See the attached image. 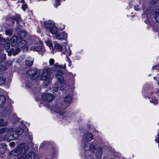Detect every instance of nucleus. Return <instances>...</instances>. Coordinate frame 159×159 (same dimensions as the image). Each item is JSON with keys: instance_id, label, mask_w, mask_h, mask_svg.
<instances>
[{"instance_id": "1", "label": "nucleus", "mask_w": 159, "mask_h": 159, "mask_svg": "<svg viewBox=\"0 0 159 159\" xmlns=\"http://www.w3.org/2000/svg\"><path fill=\"white\" fill-rule=\"evenodd\" d=\"M29 147L27 146H25L24 143L20 144L16 149L13 151L11 154L15 156H21L19 159H26V154L25 152L27 151Z\"/></svg>"}, {"instance_id": "2", "label": "nucleus", "mask_w": 159, "mask_h": 159, "mask_svg": "<svg viewBox=\"0 0 159 159\" xmlns=\"http://www.w3.org/2000/svg\"><path fill=\"white\" fill-rule=\"evenodd\" d=\"M58 29L55 26V23L52 21H50V32L54 34V38L58 39H62L66 38L67 34L63 32L60 34H57Z\"/></svg>"}, {"instance_id": "3", "label": "nucleus", "mask_w": 159, "mask_h": 159, "mask_svg": "<svg viewBox=\"0 0 159 159\" xmlns=\"http://www.w3.org/2000/svg\"><path fill=\"white\" fill-rule=\"evenodd\" d=\"M56 78L57 80L60 83V85H58L57 87H53L52 89V92L53 93H54L57 91V89H59L61 90H63L64 89V87L63 86V83L64 81V79L63 76L59 74H57L56 75Z\"/></svg>"}, {"instance_id": "4", "label": "nucleus", "mask_w": 159, "mask_h": 159, "mask_svg": "<svg viewBox=\"0 0 159 159\" xmlns=\"http://www.w3.org/2000/svg\"><path fill=\"white\" fill-rule=\"evenodd\" d=\"M23 132V130L21 128L18 129L16 132H10L8 134L9 136V139H17L18 135L22 134Z\"/></svg>"}, {"instance_id": "5", "label": "nucleus", "mask_w": 159, "mask_h": 159, "mask_svg": "<svg viewBox=\"0 0 159 159\" xmlns=\"http://www.w3.org/2000/svg\"><path fill=\"white\" fill-rule=\"evenodd\" d=\"M49 73L50 69L45 68L41 76V80L47 81L49 83L50 82Z\"/></svg>"}, {"instance_id": "6", "label": "nucleus", "mask_w": 159, "mask_h": 159, "mask_svg": "<svg viewBox=\"0 0 159 159\" xmlns=\"http://www.w3.org/2000/svg\"><path fill=\"white\" fill-rule=\"evenodd\" d=\"M26 74L28 76L33 80L37 78L40 75L39 71L35 69L28 70Z\"/></svg>"}, {"instance_id": "7", "label": "nucleus", "mask_w": 159, "mask_h": 159, "mask_svg": "<svg viewBox=\"0 0 159 159\" xmlns=\"http://www.w3.org/2000/svg\"><path fill=\"white\" fill-rule=\"evenodd\" d=\"M42 97L44 100L43 104L44 106L49 108L50 107V94L48 93H44L42 95Z\"/></svg>"}, {"instance_id": "8", "label": "nucleus", "mask_w": 159, "mask_h": 159, "mask_svg": "<svg viewBox=\"0 0 159 159\" xmlns=\"http://www.w3.org/2000/svg\"><path fill=\"white\" fill-rule=\"evenodd\" d=\"M86 142L91 141L93 139L92 134L91 133L86 134L83 138Z\"/></svg>"}, {"instance_id": "9", "label": "nucleus", "mask_w": 159, "mask_h": 159, "mask_svg": "<svg viewBox=\"0 0 159 159\" xmlns=\"http://www.w3.org/2000/svg\"><path fill=\"white\" fill-rule=\"evenodd\" d=\"M4 42V48L6 50H9L10 47V40L9 39H3Z\"/></svg>"}, {"instance_id": "10", "label": "nucleus", "mask_w": 159, "mask_h": 159, "mask_svg": "<svg viewBox=\"0 0 159 159\" xmlns=\"http://www.w3.org/2000/svg\"><path fill=\"white\" fill-rule=\"evenodd\" d=\"M27 159H38V156L33 152H30L27 157Z\"/></svg>"}, {"instance_id": "11", "label": "nucleus", "mask_w": 159, "mask_h": 159, "mask_svg": "<svg viewBox=\"0 0 159 159\" xmlns=\"http://www.w3.org/2000/svg\"><path fill=\"white\" fill-rule=\"evenodd\" d=\"M6 102V98L4 95L0 96V107L2 108Z\"/></svg>"}, {"instance_id": "12", "label": "nucleus", "mask_w": 159, "mask_h": 159, "mask_svg": "<svg viewBox=\"0 0 159 159\" xmlns=\"http://www.w3.org/2000/svg\"><path fill=\"white\" fill-rule=\"evenodd\" d=\"M27 42L25 40H21L18 43L17 47L20 48L25 46Z\"/></svg>"}, {"instance_id": "13", "label": "nucleus", "mask_w": 159, "mask_h": 159, "mask_svg": "<svg viewBox=\"0 0 159 159\" xmlns=\"http://www.w3.org/2000/svg\"><path fill=\"white\" fill-rule=\"evenodd\" d=\"M30 48L31 50L33 51L39 52L40 51L42 48V47L40 46L36 45L34 46H31Z\"/></svg>"}, {"instance_id": "14", "label": "nucleus", "mask_w": 159, "mask_h": 159, "mask_svg": "<svg viewBox=\"0 0 159 159\" xmlns=\"http://www.w3.org/2000/svg\"><path fill=\"white\" fill-rule=\"evenodd\" d=\"M11 44L12 46H15L17 43V39L16 36H13L11 39Z\"/></svg>"}, {"instance_id": "15", "label": "nucleus", "mask_w": 159, "mask_h": 159, "mask_svg": "<svg viewBox=\"0 0 159 159\" xmlns=\"http://www.w3.org/2000/svg\"><path fill=\"white\" fill-rule=\"evenodd\" d=\"M33 59L30 57L27 58L25 60V63L26 65L30 66H31L33 63Z\"/></svg>"}, {"instance_id": "16", "label": "nucleus", "mask_w": 159, "mask_h": 159, "mask_svg": "<svg viewBox=\"0 0 159 159\" xmlns=\"http://www.w3.org/2000/svg\"><path fill=\"white\" fill-rule=\"evenodd\" d=\"M10 18L12 20H15L16 22L20 21L21 19L20 16L19 15L16 14L15 16H11L10 17Z\"/></svg>"}, {"instance_id": "17", "label": "nucleus", "mask_w": 159, "mask_h": 159, "mask_svg": "<svg viewBox=\"0 0 159 159\" xmlns=\"http://www.w3.org/2000/svg\"><path fill=\"white\" fill-rule=\"evenodd\" d=\"M10 52L11 53H12L13 55H15L18 53L20 52V48L17 47L15 50L13 48H11L10 49Z\"/></svg>"}, {"instance_id": "18", "label": "nucleus", "mask_w": 159, "mask_h": 159, "mask_svg": "<svg viewBox=\"0 0 159 159\" xmlns=\"http://www.w3.org/2000/svg\"><path fill=\"white\" fill-rule=\"evenodd\" d=\"M12 129L11 128L7 129L6 128H3L0 129V134H1L5 132L11 131Z\"/></svg>"}, {"instance_id": "19", "label": "nucleus", "mask_w": 159, "mask_h": 159, "mask_svg": "<svg viewBox=\"0 0 159 159\" xmlns=\"http://www.w3.org/2000/svg\"><path fill=\"white\" fill-rule=\"evenodd\" d=\"M71 95H68L64 98V101L66 103H70L71 100Z\"/></svg>"}, {"instance_id": "20", "label": "nucleus", "mask_w": 159, "mask_h": 159, "mask_svg": "<svg viewBox=\"0 0 159 159\" xmlns=\"http://www.w3.org/2000/svg\"><path fill=\"white\" fill-rule=\"evenodd\" d=\"M54 48L58 51H61L62 48V47L59 43H56L54 46Z\"/></svg>"}, {"instance_id": "21", "label": "nucleus", "mask_w": 159, "mask_h": 159, "mask_svg": "<svg viewBox=\"0 0 159 159\" xmlns=\"http://www.w3.org/2000/svg\"><path fill=\"white\" fill-rule=\"evenodd\" d=\"M5 33L7 35L11 36L13 32L11 29H8L5 31Z\"/></svg>"}, {"instance_id": "22", "label": "nucleus", "mask_w": 159, "mask_h": 159, "mask_svg": "<svg viewBox=\"0 0 159 159\" xmlns=\"http://www.w3.org/2000/svg\"><path fill=\"white\" fill-rule=\"evenodd\" d=\"M6 82V78L3 77H0V86L4 84Z\"/></svg>"}, {"instance_id": "23", "label": "nucleus", "mask_w": 159, "mask_h": 159, "mask_svg": "<svg viewBox=\"0 0 159 159\" xmlns=\"http://www.w3.org/2000/svg\"><path fill=\"white\" fill-rule=\"evenodd\" d=\"M7 124L8 122H4L3 119H0V127L2 126L6 125Z\"/></svg>"}, {"instance_id": "24", "label": "nucleus", "mask_w": 159, "mask_h": 159, "mask_svg": "<svg viewBox=\"0 0 159 159\" xmlns=\"http://www.w3.org/2000/svg\"><path fill=\"white\" fill-rule=\"evenodd\" d=\"M44 25L46 29L48 31L49 29L50 28V24L48 22H44Z\"/></svg>"}, {"instance_id": "25", "label": "nucleus", "mask_w": 159, "mask_h": 159, "mask_svg": "<svg viewBox=\"0 0 159 159\" xmlns=\"http://www.w3.org/2000/svg\"><path fill=\"white\" fill-rule=\"evenodd\" d=\"M6 58V55L4 54H2L0 56V61H2L4 60Z\"/></svg>"}, {"instance_id": "26", "label": "nucleus", "mask_w": 159, "mask_h": 159, "mask_svg": "<svg viewBox=\"0 0 159 159\" xmlns=\"http://www.w3.org/2000/svg\"><path fill=\"white\" fill-rule=\"evenodd\" d=\"M150 101L154 104H157L158 102V100L155 98H153L151 100H150Z\"/></svg>"}, {"instance_id": "27", "label": "nucleus", "mask_w": 159, "mask_h": 159, "mask_svg": "<svg viewBox=\"0 0 159 159\" xmlns=\"http://www.w3.org/2000/svg\"><path fill=\"white\" fill-rule=\"evenodd\" d=\"M90 150H91V151L93 152L95 150V147L94 145H91L89 147Z\"/></svg>"}, {"instance_id": "28", "label": "nucleus", "mask_w": 159, "mask_h": 159, "mask_svg": "<svg viewBox=\"0 0 159 159\" xmlns=\"http://www.w3.org/2000/svg\"><path fill=\"white\" fill-rule=\"evenodd\" d=\"M15 143L13 142H11L9 144L10 146L11 147H14L15 146Z\"/></svg>"}, {"instance_id": "29", "label": "nucleus", "mask_w": 159, "mask_h": 159, "mask_svg": "<svg viewBox=\"0 0 159 159\" xmlns=\"http://www.w3.org/2000/svg\"><path fill=\"white\" fill-rule=\"evenodd\" d=\"M155 19L157 22L159 23V14L157 15L156 16Z\"/></svg>"}, {"instance_id": "30", "label": "nucleus", "mask_w": 159, "mask_h": 159, "mask_svg": "<svg viewBox=\"0 0 159 159\" xmlns=\"http://www.w3.org/2000/svg\"><path fill=\"white\" fill-rule=\"evenodd\" d=\"M22 9L24 11H25L27 8V5H26L23 4L22 6Z\"/></svg>"}, {"instance_id": "31", "label": "nucleus", "mask_w": 159, "mask_h": 159, "mask_svg": "<svg viewBox=\"0 0 159 159\" xmlns=\"http://www.w3.org/2000/svg\"><path fill=\"white\" fill-rule=\"evenodd\" d=\"M54 62V60L53 59H50V65L53 64Z\"/></svg>"}, {"instance_id": "32", "label": "nucleus", "mask_w": 159, "mask_h": 159, "mask_svg": "<svg viewBox=\"0 0 159 159\" xmlns=\"http://www.w3.org/2000/svg\"><path fill=\"white\" fill-rule=\"evenodd\" d=\"M67 52H68V51H66V52L64 53L63 54H66V55L67 56ZM71 52L70 50V51L69 52V54H68V56H70L71 55Z\"/></svg>"}, {"instance_id": "33", "label": "nucleus", "mask_w": 159, "mask_h": 159, "mask_svg": "<svg viewBox=\"0 0 159 159\" xmlns=\"http://www.w3.org/2000/svg\"><path fill=\"white\" fill-rule=\"evenodd\" d=\"M59 67L61 68H65L66 67V66L65 64L62 65H59Z\"/></svg>"}, {"instance_id": "34", "label": "nucleus", "mask_w": 159, "mask_h": 159, "mask_svg": "<svg viewBox=\"0 0 159 159\" xmlns=\"http://www.w3.org/2000/svg\"><path fill=\"white\" fill-rule=\"evenodd\" d=\"M50 101L52 100L54 98H53V95L52 94H50Z\"/></svg>"}, {"instance_id": "35", "label": "nucleus", "mask_w": 159, "mask_h": 159, "mask_svg": "<svg viewBox=\"0 0 159 159\" xmlns=\"http://www.w3.org/2000/svg\"><path fill=\"white\" fill-rule=\"evenodd\" d=\"M99 154L100 155H99V157H98V158L101 157L102 155V152H101V150H100V152H99Z\"/></svg>"}, {"instance_id": "36", "label": "nucleus", "mask_w": 159, "mask_h": 159, "mask_svg": "<svg viewBox=\"0 0 159 159\" xmlns=\"http://www.w3.org/2000/svg\"><path fill=\"white\" fill-rule=\"evenodd\" d=\"M159 64H158V65H156V66H153V67H152V69H154V70L156 69V68L157 67V66H159Z\"/></svg>"}, {"instance_id": "37", "label": "nucleus", "mask_w": 159, "mask_h": 159, "mask_svg": "<svg viewBox=\"0 0 159 159\" xmlns=\"http://www.w3.org/2000/svg\"><path fill=\"white\" fill-rule=\"evenodd\" d=\"M3 39L2 38V36L1 34H0V41L3 42Z\"/></svg>"}, {"instance_id": "38", "label": "nucleus", "mask_w": 159, "mask_h": 159, "mask_svg": "<svg viewBox=\"0 0 159 159\" xmlns=\"http://www.w3.org/2000/svg\"><path fill=\"white\" fill-rule=\"evenodd\" d=\"M45 42L46 43H47V45L49 47H50V43L49 42H46V41H45Z\"/></svg>"}, {"instance_id": "39", "label": "nucleus", "mask_w": 159, "mask_h": 159, "mask_svg": "<svg viewBox=\"0 0 159 159\" xmlns=\"http://www.w3.org/2000/svg\"><path fill=\"white\" fill-rule=\"evenodd\" d=\"M50 48H51V47H52H52H53V46H52V43H50Z\"/></svg>"}, {"instance_id": "40", "label": "nucleus", "mask_w": 159, "mask_h": 159, "mask_svg": "<svg viewBox=\"0 0 159 159\" xmlns=\"http://www.w3.org/2000/svg\"><path fill=\"white\" fill-rule=\"evenodd\" d=\"M67 59L68 61H70V59L69 58L67 57Z\"/></svg>"}, {"instance_id": "41", "label": "nucleus", "mask_w": 159, "mask_h": 159, "mask_svg": "<svg viewBox=\"0 0 159 159\" xmlns=\"http://www.w3.org/2000/svg\"><path fill=\"white\" fill-rule=\"evenodd\" d=\"M2 144L3 146H6V144H4V143Z\"/></svg>"}, {"instance_id": "42", "label": "nucleus", "mask_w": 159, "mask_h": 159, "mask_svg": "<svg viewBox=\"0 0 159 159\" xmlns=\"http://www.w3.org/2000/svg\"><path fill=\"white\" fill-rule=\"evenodd\" d=\"M60 5V3L59 2H57V5L58 6V5Z\"/></svg>"}, {"instance_id": "43", "label": "nucleus", "mask_w": 159, "mask_h": 159, "mask_svg": "<svg viewBox=\"0 0 159 159\" xmlns=\"http://www.w3.org/2000/svg\"><path fill=\"white\" fill-rule=\"evenodd\" d=\"M59 114H60V115H63V114H62V113H60V112L59 113Z\"/></svg>"}, {"instance_id": "44", "label": "nucleus", "mask_w": 159, "mask_h": 159, "mask_svg": "<svg viewBox=\"0 0 159 159\" xmlns=\"http://www.w3.org/2000/svg\"><path fill=\"white\" fill-rule=\"evenodd\" d=\"M55 65L56 66H58V65L57 64H55Z\"/></svg>"}, {"instance_id": "45", "label": "nucleus", "mask_w": 159, "mask_h": 159, "mask_svg": "<svg viewBox=\"0 0 159 159\" xmlns=\"http://www.w3.org/2000/svg\"><path fill=\"white\" fill-rule=\"evenodd\" d=\"M157 92H159V89H158L157 90Z\"/></svg>"}, {"instance_id": "46", "label": "nucleus", "mask_w": 159, "mask_h": 159, "mask_svg": "<svg viewBox=\"0 0 159 159\" xmlns=\"http://www.w3.org/2000/svg\"><path fill=\"white\" fill-rule=\"evenodd\" d=\"M159 84V81L158 82V83H157V84Z\"/></svg>"}, {"instance_id": "47", "label": "nucleus", "mask_w": 159, "mask_h": 159, "mask_svg": "<svg viewBox=\"0 0 159 159\" xmlns=\"http://www.w3.org/2000/svg\"><path fill=\"white\" fill-rule=\"evenodd\" d=\"M155 78H156V77H154V79H155Z\"/></svg>"}]
</instances>
